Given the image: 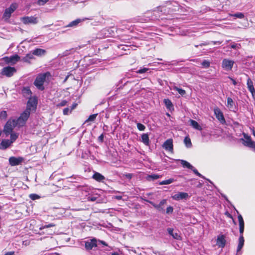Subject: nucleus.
<instances>
[{"instance_id": "0e129e2a", "label": "nucleus", "mask_w": 255, "mask_h": 255, "mask_svg": "<svg viewBox=\"0 0 255 255\" xmlns=\"http://www.w3.org/2000/svg\"><path fill=\"white\" fill-rule=\"evenodd\" d=\"M225 215L229 218L233 219L232 215H231L228 212L225 213Z\"/></svg>"}, {"instance_id": "c03bdc74", "label": "nucleus", "mask_w": 255, "mask_h": 255, "mask_svg": "<svg viewBox=\"0 0 255 255\" xmlns=\"http://www.w3.org/2000/svg\"><path fill=\"white\" fill-rule=\"evenodd\" d=\"M233 16L239 18H243L244 17V14L242 12L236 13L233 15Z\"/></svg>"}, {"instance_id": "58836bf2", "label": "nucleus", "mask_w": 255, "mask_h": 255, "mask_svg": "<svg viewBox=\"0 0 255 255\" xmlns=\"http://www.w3.org/2000/svg\"><path fill=\"white\" fill-rule=\"evenodd\" d=\"M74 51L73 49H71L69 50H66L64 52H63L61 56H66L71 54V53Z\"/></svg>"}, {"instance_id": "c756f323", "label": "nucleus", "mask_w": 255, "mask_h": 255, "mask_svg": "<svg viewBox=\"0 0 255 255\" xmlns=\"http://www.w3.org/2000/svg\"><path fill=\"white\" fill-rule=\"evenodd\" d=\"M181 163L183 167H186L191 170L193 169V166L191 164H190L188 162L185 160H181Z\"/></svg>"}, {"instance_id": "c85d7f7f", "label": "nucleus", "mask_w": 255, "mask_h": 255, "mask_svg": "<svg viewBox=\"0 0 255 255\" xmlns=\"http://www.w3.org/2000/svg\"><path fill=\"white\" fill-rule=\"evenodd\" d=\"M82 20L81 19H77L70 22L69 24L66 26V27L76 26Z\"/></svg>"}, {"instance_id": "13d9d810", "label": "nucleus", "mask_w": 255, "mask_h": 255, "mask_svg": "<svg viewBox=\"0 0 255 255\" xmlns=\"http://www.w3.org/2000/svg\"><path fill=\"white\" fill-rule=\"evenodd\" d=\"M97 197H95V196H92V197H89L88 198V201H95L97 199Z\"/></svg>"}, {"instance_id": "9b49d317", "label": "nucleus", "mask_w": 255, "mask_h": 255, "mask_svg": "<svg viewBox=\"0 0 255 255\" xmlns=\"http://www.w3.org/2000/svg\"><path fill=\"white\" fill-rule=\"evenodd\" d=\"M97 243H98V241L96 239H95V238L92 239L90 240V241H88L85 242V248L87 250H92L93 249V248L97 247V246H98Z\"/></svg>"}, {"instance_id": "f704fd0d", "label": "nucleus", "mask_w": 255, "mask_h": 255, "mask_svg": "<svg viewBox=\"0 0 255 255\" xmlns=\"http://www.w3.org/2000/svg\"><path fill=\"white\" fill-rule=\"evenodd\" d=\"M10 134V140H9L10 142H11V143H13L18 138V134L17 133H12V132H11Z\"/></svg>"}, {"instance_id": "49530a36", "label": "nucleus", "mask_w": 255, "mask_h": 255, "mask_svg": "<svg viewBox=\"0 0 255 255\" xmlns=\"http://www.w3.org/2000/svg\"><path fill=\"white\" fill-rule=\"evenodd\" d=\"M71 110L68 108H66L63 109V113L64 115H68L71 113Z\"/></svg>"}, {"instance_id": "2f4dec72", "label": "nucleus", "mask_w": 255, "mask_h": 255, "mask_svg": "<svg viewBox=\"0 0 255 255\" xmlns=\"http://www.w3.org/2000/svg\"><path fill=\"white\" fill-rule=\"evenodd\" d=\"M164 103L167 109H170V108L173 107L171 101L168 99H164Z\"/></svg>"}, {"instance_id": "0eeeda50", "label": "nucleus", "mask_w": 255, "mask_h": 255, "mask_svg": "<svg viewBox=\"0 0 255 255\" xmlns=\"http://www.w3.org/2000/svg\"><path fill=\"white\" fill-rule=\"evenodd\" d=\"M37 104V100L36 97L29 98L27 104V108L25 110L30 112L31 110H35Z\"/></svg>"}, {"instance_id": "69168bd1", "label": "nucleus", "mask_w": 255, "mask_h": 255, "mask_svg": "<svg viewBox=\"0 0 255 255\" xmlns=\"http://www.w3.org/2000/svg\"><path fill=\"white\" fill-rule=\"evenodd\" d=\"M99 243H101L102 244H103V245L105 246H107L108 245L106 244V243L103 241H100V240H99L98 241Z\"/></svg>"}, {"instance_id": "a211bd4d", "label": "nucleus", "mask_w": 255, "mask_h": 255, "mask_svg": "<svg viewBox=\"0 0 255 255\" xmlns=\"http://www.w3.org/2000/svg\"><path fill=\"white\" fill-rule=\"evenodd\" d=\"M247 86L249 90L252 93L253 97H255V89L254 87L253 82L250 78H248L247 80Z\"/></svg>"}, {"instance_id": "a19ab883", "label": "nucleus", "mask_w": 255, "mask_h": 255, "mask_svg": "<svg viewBox=\"0 0 255 255\" xmlns=\"http://www.w3.org/2000/svg\"><path fill=\"white\" fill-rule=\"evenodd\" d=\"M137 128L139 130L143 131L145 129V127L141 123L137 124Z\"/></svg>"}, {"instance_id": "6e6d98bb", "label": "nucleus", "mask_w": 255, "mask_h": 255, "mask_svg": "<svg viewBox=\"0 0 255 255\" xmlns=\"http://www.w3.org/2000/svg\"><path fill=\"white\" fill-rule=\"evenodd\" d=\"M145 201L149 203V204H150L151 205H152L154 208H155L156 209H157V205L155 204L154 203H153V202L152 201H150L149 200H145Z\"/></svg>"}, {"instance_id": "5701e85b", "label": "nucleus", "mask_w": 255, "mask_h": 255, "mask_svg": "<svg viewBox=\"0 0 255 255\" xmlns=\"http://www.w3.org/2000/svg\"><path fill=\"white\" fill-rule=\"evenodd\" d=\"M34 58V55L33 54L32 52H31L27 54L24 57H23L22 60L24 62L30 63V60L33 59Z\"/></svg>"}, {"instance_id": "338daca9", "label": "nucleus", "mask_w": 255, "mask_h": 255, "mask_svg": "<svg viewBox=\"0 0 255 255\" xmlns=\"http://www.w3.org/2000/svg\"><path fill=\"white\" fill-rule=\"evenodd\" d=\"M229 79H230L232 80V81L233 82V84L234 85H237V82H236V81H235L233 78H231V77H229Z\"/></svg>"}, {"instance_id": "774afa93", "label": "nucleus", "mask_w": 255, "mask_h": 255, "mask_svg": "<svg viewBox=\"0 0 255 255\" xmlns=\"http://www.w3.org/2000/svg\"><path fill=\"white\" fill-rule=\"evenodd\" d=\"M115 198L118 200H121L122 198V197L121 196H116Z\"/></svg>"}, {"instance_id": "bb28decb", "label": "nucleus", "mask_w": 255, "mask_h": 255, "mask_svg": "<svg viewBox=\"0 0 255 255\" xmlns=\"http://www.w3.org/2000/svg\"><path fill=\"white\" fill-rule=\"evenodd\" d=\"M161 177V175L153 174L147 175L146 177V179L148 181H154L155 180H156Z\"/></svg>"}, {"instance_id": "603ef678", "label": "nucleus", "mask_w": 255, "mask_h": 255, "mask_svg": "<svg viewBox=\"0 0 255 255\" xmlns=\"http://www.w3.org/2000/svg\"><path fill=\"white\" fill-rule=\"evenodd\" d=\"M202 65L206 67V68H208L210 66V62L207 60H204L203 61V62L202 63Z\"/></svg>"}, {"instance_id": "423d86ee", "label": "nucleus", "mask_w": 255, "mask_h": 255, "mask_svg": "<svg viewBox=\"0 0 255 255\" xmlns=\"http://www.w3.org/2000/svg\"><path fill=\"white\" fill-rule=\"evenodd\" d=\"M16 71V69L14 67L10 66H7L3 67L1 70L0 74L2 75L5 76L7 77H11L14 73Z\"/></svg>"}, {"instance_id": "4c0bfd02", "label": "nucleus", "mask_w": 255, "mask_h": 255, "mask_svg": "<svg viewBox=\"0 0 255 255\" xmlns=\"http://www.w3.org/2000/svg\"><path fill=\"white\" fill-rule=\"evenodd\" d=\"M97 115V114H96L90 115L88 119L86 121V122L94 121L96 118Z\"/></svg>"}, {"instance_id": "864d4df0", "label": "nucleus", "mask_w": 255, "mask_h": 255, "mask_svg": "<svg viewBox=\"0 0 255 255\" xmlns=\"http://www.w3.org/2000/svg\"><path fill=\"white\" fill-rule=\"evenodd\" d=\"M173 211V208L171 206H169L166 209V213L167 214H170V213H172Z\"/></svg>"}, {"instance_id": "6e6552de", "label": "nucleus", "mask_w": 255, "mask_h": 255, "mask_svg": "<svg viewBox=\"0 0 255 255\" xmlns=\"http://www.w3.org/2000/svg\"><path fill=\"white\" fill-rule=\"evenodd\" d=\"M234 64L233 60L224 59L223 60L222 66L225 70L229 71L232 69Z\"/></svg>"}, {"instance_id": "39448f33", "label": "nucleus", "mask_w": 255, "mask_h": 255, "mask_svg": "<svg viewBox=\"0 0 255 255\" xmlns=\"http://www.w3.org/2000/svg\"><path fill=\"white\" fill-rule=\"evenodd\" d=\"M16 126H17L16 124H15V122L13 120H9L5 125L3 132L5 133L6 136H8L11 132H12L13 128Z\"/></svg>"}, {"instance_id": "ddd939ff", "label": "nucleus", "mask_w": 255, "mask_h": 255, "mask_svg": "<svg viewBox=\"0 0 255 255\" xmlns=\"http://www.w3.org/2000/svg\"><path fill=\"white\" fill-rule=\"evenodd\" d=\"M214 113L216 118L222 123L224 124L226 122L225 119L224 117L223 113L220 109L217 108L214 109Z\"/></svg>"}, {"instance_id": "e433bc0d", "label": "nucleus", "mask_w": 255, "mask_h": 255, "mask_svg": "<svg viewBox=\"0 0 255 255\" xmlns=\"http://www.w3.org/2000/svg\"><path fill=\"white\" fill-rule=\"evenodd\" d=\"M174 89L177 91L181 96H184L186 94V92L184 90L179 88L177 87H175Z\"/></svg>"}, {"instance_id": "c9c22d12", "label": "nucleus", "mask_w": 255, "mask_h": 255, "mask_svg": "<svg viewBox=\"0 0 255 255\" xmlns=\"http://www.w3.org/2000/svg\"><path fill=\"white\" fill-rule=\"evenodd\" d=\"M240 227H244V221L241 215H239L238 217Z\"/></svg>"}, {"instance_id": "4be33fe9", "label": "nucleus", "mask_w": 255, "mask_h": 255, "mask_svg": "<svg viewBox=\"0 0 255 255\" xmlns=\"http://www.w3.org/2000/svg\"><path fill=\"white\" fill-rule=\"evenodd\" d=\"M33 54L37 56H41L44 55L46 53V51L44 49L40 48H36L32 51Z\"/></svg>"}, {"instance_id": "09e8293b", "label": "nucleus", "mask_w": 255, "mask_h": 255, "mask_svg": "<svg viewBox=\"0 0 255 255\" xmlns=\"http://www.w3.org/2000/svg\"><path fill=\"white\" fill-rule=\"evenodd\" d=\"M48 1L49 0H38L37 3L39 5H43Z\"/></svg>"}, {"instance_id": "aec40b11", "label": "nucleus", "mask_w": 255, "mask_h": 255, "mask_svg": "<svg viewBox=\"0 0 255 255\" xmlns=\"http://www.w3.org/2000/svg\"><path fill=\"white\" fill-rule=\"evenodd\" d=\"M167 230L168 234L170 236H171L173 239L177 240H181L180 236L178 234V233H177V232L174 233L173 232V229L172 228H169L167 229Z\"/></svg>"}, {"instance_id": "8fccbe9b", "label": "nucleus", "mask_w": 255, "mask_h": 255, "mask_svg": "<svg viewBox=\"0 0 255 255\" xmlns=\"http://www.w3.org/2000/svg\"><path fill=\"white\" fill-rule=\"evenodd\" d=\"M7 117V113L6 111H3L0 113V118L1 119H5Z\"/></svg>"}, {"instance_id": "20e7f679", "label": "nucleus", "mask_w": 255, "mask_h": 255, "mask_svg": "<svg viewBox=\"0 0 255 255\" xmlns=\"http://www.w3.org/2000/svg\"><path fill=\"white\" fill-rule=\"evenodd\" d=\"M18 5L16 3H12L10 6L6 8L2 15V19L6 21L9 19L11 16V14L17 8Z\"/></svg>"}, {"instance_id": "052dcab7", "label": "nucleus", "mask_w": 255, "mask_h": 255, "mask_svg": "<svg viewBox=\"0 0 255 255\" xmlns=\"http://www.w3.org/2000/svg\"><path fill=\"white\" fill-rule=\"evenodd\" d=\"M125 177L128 179H130L132 177V174L130 173H127L125 174Z\"/></svg>"}, {"instance_id": "79ce46f5", "label": "nucleus", "mask_w": 255, "mask_h": 255, "mask_svg": "<svg viewBox=\"0 0 255 255\" xmlns=\"http://www.w3.org/2000/svg\"><path fill=\"white\" fill-rule=\"evenodd\" d=\"M67 103L68 102H67V101L66 100H62L59 103L57 104L56 105V106L57 107H63V106H65V105H66Z\"/></svg>"}, {"instance_id": "f3484780", "label": "nucleus", "mask_w": 255, "mask_h": 255, "mask_svg": "<svg viewBox=\"0 0 255 255\" xmlns=\"http://www.w3.org/2000/svg\"><path fill=\"white\" fill-rule=\"evenodd\" d=\"M168 11L166 10V7L165 6H159L156 8V9L153 10V12L154 14H156L158 13V16L159 17L160 14L166 15L168 13Z\"/></svg>"}, {"instance_id": "ea45409f", "label": "nucleus", "mask_w": 255, "mask_h": 255, "mask_svg": "<svg viewBox=\"0 0 255 255\" xmlns=\"http://www.w3.org/2000/svg\"><path fill=\"white\" fill-rule=\"evenodd\" d=\"M227 103H228V107H229L230 108H233L234 102H233V99L231 98H230V97L228 98Z\"/></svg>"}, {"instance_id": "a18cd8bd", "label": "nucleus", "mask_w": 255, "mask_h": 255, "mask_svg": "<svg viewBox=\"0 0 255 255\" xmlns=\"http://www.w3.org/2000/svg\"><path fill=\"white\" fill-rule=\"evenodd\" d=\"M29 197L31 199L34 200L39 199L40 196L36 194H31L29 195Z\"/></svg>"}, {"instance_id": "412c9836", "label": "nucleus", "mask_w": 255, "mask_h": 255, "mask_svg": "<svg viewBox=\"0 0 255 255\" xmlns=\"http://www.w3.org/2000/svg\"><path fill=\"white\" fill-rule=\"evenodd\" d=\"M92 178L98 182H103L104 180L105 179V177L101 174L98 172H95L93 174Z\"/></svg>"}, {"instance_id": "6ab92c4d", "label": "nucleus", "mask_w": 255, "mask_h": 255, "mask_svg": "<svg viewBox=\"0 0 255 255\" xmlns=\"http://www.w3.org/2000/svg\"><path fill=\"white\" fill-rule=\"evenodd\" d=\"M9 139H3L0 143V149L5 150L11 144Z\"/></svg>"}, {"instance_id": "f03ea898", "label": "nucleus", "mask_w": 255, "mask_h": 255, "mask_svg": "<svg viewBox=\"0 0 255 255\" xmlns=\"http://www.w3.org/2000/svg\"><path fill=\"white\" fill-rule=\"evenodd\" d=\"M30 116V112L25 110L17 119H13L16 125L19 127L23 126Z\"/></svg>"}, {"instance_id": "f8f14e48", "label": "nucleus", "mask_w": 255, "mask_h": 255, "mask_svg": "<svg viewBox=\"0 0 255 255\" xmlns=\"http://www.w3.org/2000/svg\"><path fill=\"white\" fill-rule=\"evenodd\" d=\"M23 159L22 157H15L12 156L9 158V162L11 166H16L20 164L23 161Z\"/></svg>"}, {"instance_id": "a878e982", "label": "nucleus", "mask_w": 255, "mask_h": 255, "mask_svg": "<svg viewBox=\"0 0 255 255\" xmlns=\"http://www.w3.org/2000/svg\"><path fill=\"white\" fill-rule=\"evenodd\" d=\"M189 122L190 123V125L196 129L201 130L202 129V128L199 125V124L196 121L190 119L189 121Z\"/></svg>"}, {"instance_id": "7c9ffc66", "label": "nucleus", "mask_w": 255, "mask_h": 255, "mask_svg": "<svg viewBox=\"0 0 255 255\" xmlns=\"http://www.w3.org/2000/svg\"><path fill=\"white\" fill-rule=\"evenodd\" d=\"M166 199H163L162 200H161L160 201V202L159 203V204L158 205H157V210L159 211H164V209L162 207V206H163L164 204H165L166 203Z\"/></svg>"}, {"instance_id": "bf43d9fd", "label": "nucleus", "mask_w": 255, "mask_h": 255, "mask_svg": "<svg viewBox=\"0 0 255 255\" xmlns=\"http://www.w3.org/2000/svg\"><path fill=\"white\" fill-rule=\"evenodd\" d=\"M78 104L76 103H73L72 105V106L71 107V111H72V110H73L74 109H75L76 107L77 106Z\"/></svg>"}, {"instance_id": "393cba45", "label": "nucleus", "mask_w": 255, "mask_h": 255, "mask_svg": "<svg viewBox=\"0 0 255 255\" xmlns=\"http://www.w3.org/2000/svg\"><path fill=\"white\" fill-rule=\"evenodd\" d=\"M22 94L24 97L28 98L31 96L32 93L29 87H24L22 90Z\"/></svg>"}, {"instance_id": "4468645a", "label": "nucleus", "mask_w": 255, "mask_h": 255, "mask_svg": "<svg viewBox=\"0 0 255 255\" xmlns=\"http://www.w3.org/2000/svg\"><path fill=\"white\" fill-rule=\"evenodd\" d=\"M226 244L225 235H220L218 236L217 239V245L220 248H224Z\"/></svg>"}, {"instance_id": "b1692460", "label": "nucleus", "mask_w": 255, "mask_h": 255, "mask_svg": "<svg viewBox=\"0 0 255 255\" xmlns=\"http://www.w3.org/2000/svg\"><path fill=\"white\" fill-rule=\"evenodd\" d=\"M244 242H245V241H244L243 235L240 236V237L239 239V244H238V246L237 250V252H239L241 250V249H242V248L244 246Z\"/></svg>"}, {"instance_id": "de8ad7c7", "label": "nucleus", "mask_w": 255, "mask_h": 255, "mask_svg": "<svg viewBox=\"0 0 255 255\" xmlns=\"http://www.w3.org/2000/svg\"><path fill=\"white\" fill-rule=\"evenodd\" d=\"M193 172L195 174H196L197 175H198V176L200 177H202V178H204V177L201 175L198 171V170L195 169L194 167H193V169H191Z\"/></svg>"}, {"instance_id": "3c124183", "label": "nucleus", "mask_w": 255, "mask_h": 255, "mask_svg": "<svg viewBox=\"0 0 255 255\" xmlns=\"http://www.w3.org/2000/svg\"><path fill=\"white\" fill-rule=\"evenodd\" d=\"M149 69L146 68H141L137 71V73L139 74H142L145 73Z\"/></svg>"}, {"instance_id": "5fc2aeb1", "label": "nucleus", "mask_w": 255, "mask_h": 255, "mask_svg": "<svg viewBox=\"0 0 255 255\" xmlns=\"http://www.w3.org/2000/svg\"><path fill=\"white\" fill-rule=\"evenodd\" d=\"M104 133L101 134L98 138V141L102 143L104 141Z\"/></svg>"}, {"instance_id": "f257e3e1", "label": "nucleus", "mask_w": 255, "mask_h": 255, "mask_svg": "<svg viewBox=\"0 0 255 255\" xmlns=\"http://www.w3.org/2000/svg\"><path fill=\"white\" fill-rule=\"evenodd\" d=\"M47 75H49V72L38 74L36 77L34 84L37 88L41 91L44 89L43 84L46 80Z\"/></svg>"}, {"instance_id": "4d7b16f0", "label": "nucleus", "mask_w": 255, "mask_h": 255, "mask_svg": "<svg viewBox=\"0 0 255 255\" xmlns=\"http://www.w3.org/2000/svg\"><path fill=\"white\" fill-rule=\"evenodd\" d=\"M55 226V224H54L53 223H50V224L44 225L43 226V228H48L53 227H54Z\"/></svg>"}, {"instance_id": "72a5a7b5", "label": "nucleus", "mask_w": 255, "mask_h": 255, "mask_svg": "<svg viewBox=\"0 0 255 255\" xmlns=\"http://www.w3.org/2000/svg\"><path fill=\"white\" fill-rule=\"evenodd\" d=\"M184 142L187 147H190L192 146L191 139L189 137L186 136L184 139Z\"/></svg>"}, {"instance_id": "cd10ccee", "label": "nucleus", "mask_w": 255, "mask_h": 255, "mask_svg": "<svg viewBox=\"0 0 255 255\" xmlns=\"http://www.w3.org/2000/svg\"><path fill=\"white\" fill-rule=\"evenodd\" d=\"M141 141L145 145H148L149 142V136L147 133H143L141 135Z\"/></svg>"}, {"instance_id": "9d476101", "label": "nucleus", "mask_w": 255, "mask_h": 255, "mask_svg": "<svg viewBox=\"0 0 255 255\" xmlns=\"http://www.w3.org/2000/svg\"><path fill=\"white\" fill-rule=\"evenodd\" d=\"M20 58V57L16 54L10 57H4L3 60L7 64H14L18 61Z\"/></svg>"}, {"instance_id": "dca6fc26", "label": "nucleus", "mask_w": 255, "mask_h": 255, "mask_svg": "<svg viewBox=\"0 0 255 255\" xmlns=\"http://www.w3.org/2000/svg\"><path fill=\"white\" fill-rule=\"evenodd\" d=\"M188 194L185 192H179L172 196V198L175 200L186 199L188 197Z\"/></svg>"}, {"instance_id": "37998d69", "label": "nucleus", "mask_w": 255, "mask_h": 255, "mask_svg": "<svg viewBox=\"0 0 255 255\" xmlns=\"http://www.w3.org/2000/svg\"><path fill=\"white\" fill-rule=\"evenodd\" d=\"M241 45L240 44L233 43L231 45V47L234 49H237L240 48Z\"/></svg>"}, {"instance_id": "1a4fd4ad", "label": "nucleus", "mask_w": 255, "mask_h": 255, "mask_svg": "<svg viewBox=\"0 0 255 255\" xmlns=\"http://www.w3.org/2000/svg\"><path fill=\"white\" fill-rule=\"evenodd\" d=\"M21 21L25 24H36L37 18L34 16H24L21 18Z\"/></svg>"}, {"instance_id": "2eb2a0df", "label": "nucleus", "mask_w": 255, "mask_h": 255, "mask_svg": "<svg viewBox=\"0 0 255 255\" xmlns=\"http://www.w3.org/2000/svg\"><path fill=\"white\" fill-rule=\"evenodd\" d=\"M163 147L166 150L172 152L173 150L172 139H168L166 140L163 144Z\"/></svg>"}, {"instance_id": "473e14b6", "label": "nucleus", "mask_w": 255, "mask_h": 255, "mask_svg": "<svg viewBox=\"0 0 255 255\" xmlns=\"http://www.w3.org/2000/svg\"><path fill=\"white\" fill-rule=\"evenodd\" d=\"M174 181V179L173 178H170L167 180L162 181L159 183V185H168L173 183Z\"/></svg>"}, {"instance_id": "7ed1b4c3", "label": "nucleus", "mask_w": 255, "mask_h": 255, "mask_svg": "<svg viewBox=\"0 0 255 255\" xmlns=\"http://www.w3.org/2000/svg\"><path fill=\"white\" fill-rule=\"evenodd\" d=\"M243 135L244 138H242L240 139L243 144L245 146L254 149V150L255 152V141H253L251 137L248 134L243 132Z\"/></svg>"}, {"instance_id": "e2e57ef3", "label": "nucleus", "mask_w": 255, "mask_h": 255, "mask_svg": "<svg viewBox=\"0 0 255 255\" xmlns=\"http://www.w3.org/2000/svg\"><path fill=\"white\" fill-rule=\"evenodd\" d=\"M4 255H15L14 252H9L5 254Z\"/></svg>"}, {"instance_id": "680f3d73", "label": "nucleus", "mask_w": 255, "mask_h": 255, "mask_svg": "<svg viewBox=\"0 0 255 255\" xmlns=\"http://www.w3.org/2000/svg\"><path fill=\"white\" fill-rule=\"evenodd\" d=\"M244 231V227H240L239 228V232L240 234V236L243 235Z\"/></svg>"}]
</instances>
